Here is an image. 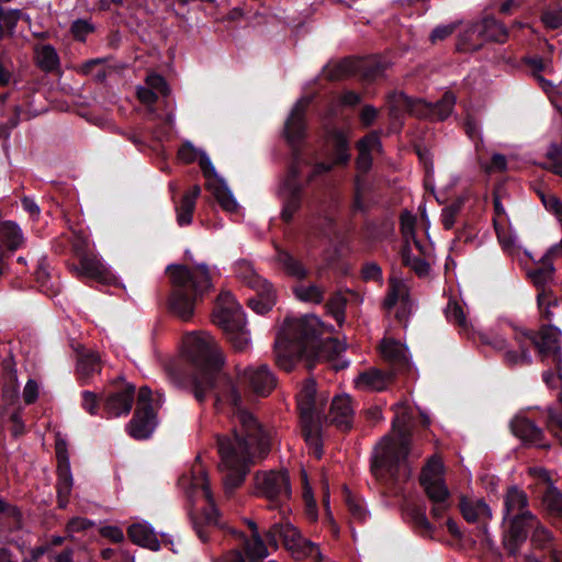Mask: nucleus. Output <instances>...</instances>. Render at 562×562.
Masks as SVG:
<instances>
[{
  "mask_svg": "<svg viewBox=\"0 0 562 562\" xmlns=\"http://www.w3.org/2000/svg\"><path fill=\"white\" fill-rule=\"evenodd\" d=\"M92 30V25L85 20H77L71 25L72 36L80 42H83Z\"/></svg>",
  "mask_w": 562,
  "mask_h": 562,
  "instance_id": "nucleus-63",
  "label": "nucleus"
},
{
  "mask_svg": "<svg viewBox=\"0 0 562 562\" xmlns=\"http://www.w3.org/2000/svg\"><path fill=\"white\" fill-rule=\"evenodd\" d=\"M302 481H303V497L306 505V514L311 520H316L317 518V508L316 502L313 497L312 488L307 481V474L305 471H302Z\"/></svg>",
  "mask_w": 562,
  "mask_h": 562,
  "instance_id": "nucleus-51",
  "label": "nucleus"
},
{
  "mask_svg": "<svg viewBox=\"0 0 562 562\" xmlns=\"http://www.w3.org/2000/svg\"><path fill=\"white\" fill-rule=\"evenodd\" d=\"M93 526L94 522L88 518L74 517L68 521L66 531L68 536H72L74 533L85 531Z\"/></svg>",
  "mask_w": 562,
  "mask_h": 562,
  "instance_id": "nucleus-60",
  "label": "nucleus"
},
{
  "mask_svg": "<svg viewBox=\"0 0 562 562\" xmlns=\"http://www.w3.org/2000/svg\"><path fill=\"white\" fill-rule=\"evenodd\" d=\"M537 303L541 317L544 321L551 322L554 316L553 310L559 306L558 299L550 290H542L537 295Z\"/></svg>",
  "mask_w": 562,
  "mask_h": 562,
  "instance_id": "nucleus-43",
  "label": "nucleus"
},
{
  "mask_svg": "<svg viewBox=\"0 0 562 562\" xmlns=\"http://www.w3.org/2000/svg\"><path fill=\"white\" fill-rule=\"evenodd\" d=\"M256 485L259 494L269 501V508H280L282 515L289 510L285 502L291 496V486L286 471L258 473Z\"/></svg>",
  "mask_w": 562,
  "mask_h": 562,
  "instance_id": "nucleus-14",
  "label": "nucleus"
},
{
  "mask_svg": "<svg viewBox=\"0 0 562 562\" xmlns=\"http://www.w3.org/2000/svg\"><path fill=\"white\" fill-rule=\"evenodd\" d=\"M276 262L288 277L296 280H303L310 273L308 268L302 260L280 247H276Z\"/></svg>",
  "mask_w": 562,
  "mask_h": 562,
  "instance_id": "nucleus-25",
  "label": "nucleus"
},
{
  "mask_svg": "<svg viewBox=\"0 0 562 562\" xmlns=\"http://www.w3.org/2000/svg\"><path fill=\"white\" fill-rule=\"evenodd\" d=\"M167 274L171 284L169 308L172 314L182 321H189L195 305L213 288V274L204 265L188 267L184 265H170Z\"/></svg>",
  "mask_w": 562,
  "mask_h": 562,
  "instance_id": "nucleus-4",
  "label": "nucleus"
},
{
  "mask_svg": "<svg viewBox=\"0 0 562 562\" xmlns=\"http://www.w3.org/2000/svg\"><path fill=\"white\" fill-rule=\"evenodd\" d=\"M542 499L550 512L562 517V493L558 488L548 486Z\"/></svg>",
  "mask_w": 562,
  "mask_h": 562,
  "instance_id": "nucleus-48",
  "label": "nucleus"
},
{
  "mask_svg": "<svg viewBox=\"0 0 562 562\" xmlns=\"http://www.w3.org/2000/svg\"><path fill=\"white\" fill-rule=\"evenodd\" d=\"M397 102L412 115L431 120V103L422 99H413L404 93L398 95Z\"/></svg>",
  "mask_w": 562,
  "mask_h": 562,
  "instance_id": "nucleus-37",
  "label": "nucleus"
},
{
  "mask_svg": "<svg viewBox=\"0 0 562 562\" xmlns=\"http://www.w3.org/2000/svg\"><path fill=\"white\" fill-rule=\"evenodd\" d=\"M238 376L245 386L260 396H267L277 385L274 374L266 364L249 366Z\"/></svg>",
  "mask_w": 562,
  "mask_h": 562,
  "instance_id": "nucleus-17",
  "label": "nucleus"
},
{
  "mask_svg": "<svg viewBox=\"0 0 562 562\" xmlns=\"http://www.w3.org/2000/svg\"><path fill=\"white\" fill-rule=\"evenodd\" d=\"M352 418L353 407L348 395L335 396L330 403L328 414L324 413L323 416V419L344 430L351 427Z\"/></svg>",
  "mask_w": 562,
  "mask_h": 562,
  "instance_id": "nucleus-21",
  "label": "nucleus"
},
{
  "mask_svg": "<svg viewBox=\"0 0 562 562\" xmlns=\"http://www.w3.org/2000/svg\"><path fill=\"white\" fill-rule=\"evenodd\" d=\"M540 267L528 271V278L539 291L547 290V285L553 280L554 266L544 258L540 259Z\"/></svg>",
  "mask_w": 562,
  "mask_h": 562,
  "instance_id": "nucleus-36",
  "label": "nucleus"
},
{
  "mask_svg": "<svg viewBox=\"0 0 562 562\" xmlns=\"http://www.w3.org/2000/svg\"><path fill=\"white\" fill-rule=\"evenodd\" d=\"M482 32L485 35L486 42L504 43L508 37L507 29L497 22L494 18L486 16L480 20Z\"/></svg>",
  "mask_w": 562,
  "mask_h": 562,
  "instance_id": "nucleus-40",
  "label": "nucleus"
},
{
  "mask_svg": "<svg viewBox=\"0 0 562 562\" xmlns=\"http://www.w3.org/2000/svg\"><path fill=\"white\" fill-rule=\"evenodd\" d=\"M328 395L318 392L314 380L303 382L297 395L296 403L300 412L302 434L307 445L314 449L316 458L322 457L321 423L323 420Z\"/></svg>",
  "mask_w": 562,
  "mask_h": 562,
  "instance_id": "nucleus-7",
  "label": "nucleus"
},
{
  "mask_svg": "<svg viewBox=\"0 0 562 562\" xmlns=\"http://www.w3.org/2000/svg\"><path fill=\"white\" fill-rule=\"evenodd\" d=\"M201 193V188L195 184L186 192L178 205H176L177 222L180 226L191 224L195 203Z\"/></svg>",
  "mask_w": 562,
  "mask_h": 562,
  "instance_id": "nucleus-31",
  "label": "nucleus"
},
{
  "mask_svg": "<svg viewBox=\"0 0 562 562\" xmlns=\"http://www.w3.org/2000/svg\"><path fill=\"white\" fill-rule=\"evenodd\" d=\"M308 104V98L300 99L285 122L284 135L292 147H295L305 135V113Z\"/></svg>",
  "mask_w": 562,
  "mask_h": 562,
  "instance_id": "nucleus-20",
  "label": "nucleus"
},
{
  "mask_svg": "<svg viewBox=\"0 0 562 562\" xmlns=\"http://www.w3.org/2000/svg\"><path fill=\"white\" fill-rule=\"evenodd\" d=\"M445 314L449 323L459 327L463 333L470 330V323L468 322L462 306L454 300H449Z\"/></svg>",
  "mask_w": 562,
  "mask_h": 562,
  "instance_id": "nucleus-42",
  "label": "nucleus"
},
{
  "mask_svg": "<svg viewBox=\"0 0 562 562\" xmlns=\"http://www.w3.org/2000/svg\"><path fill=\"white\" fill-rule=\"evenodd\" d=\"M248 525L251 531L250 536L246 537L239 533L245 554L250 562H261L269 554L267 546L258 531L257 525L254 521H249Z\"/></svg>",
  "mask_w": 562,
  "mask_h": 562,
  "instance_id": "nucleus-24",
  "label": "nucleus"
},
{
  "mask_svg": "<svg viewBox=\"0 0 562 562\" xmlns=\"http://www.w3.org/2000/svg\"><path fill=\"white\" fill-rule=\"evenodd\" d=\"M35 278L41 291L45 292L48 295L57 293V290L50 282L48 268L44 261L40 262L38 268L35 271Z\"/></svg>",
  "mask_w": 562,
  "mask_h": 562,
  "instance_id": "nucleus-50",
  "label": "nucleus"
},
{
  "mask_svg": "<svg viewBox=\"0 0 562 562\" xmlns=\"http://www.w3.org/2000/svg\"><path fill=\"white\" fill-rule=\"evenodd\" d=\"M213 322L223 329L234 349L244 351L248 348L250 335L246 328L245 315L231 292L222 291L218 294Z\"/></svg>",
  "mask_w": 562,
  "mask_h": 562,
  "instance_id": "nucleus-9",
  "label": "nucleus"
},
{
  "mask_svg": "<svg viewBox=\"0 0 562 562\" xmlns=\"http://www.w3.org/2000/svg\"><path fill=\"white\" fill-rule=\"evenodd\" d=\"M101 371V359L98 352H82L77 361V373L82 383H87Z\"/></svg>",
  "mask_w": 562,
  "mask_h": 562,
  "instance_id": "nucleus-33",
  "label": "nucleus"
},
{
  "mask_svg": "<svg viewBox=\"0 0 562 562\" xmlns=\"http://www.w3.org/2000/svg\"><path fill=\"white\" fill-rule=\"evenodd\" d=\"M390 383V376L378 369L361 372L355 380L356 387L361 391H383Z\"/></svg>",
  "mask_w": 562,
  "mask_h": 562,
  "instance_id": "nucleus-30",
  "label": "nucleus"
},
{
  "mask_svg": "<svg viewBox=\"0 0 562 562\" xmlns=\"http://www.w3.org/2000/svg\"><path fill=\"white\" fill-rule=\"evenodd\" d=\"M347 304V299L341 292H336L327 302V308L329 313L333 315L335 321L341 325L345 318V307Z\"/></svg>",
  "mask_w": 562,
  "mask_h": 562,
  "instance_id": "nucleus-46",
  "label": "nucleus"
},
{
  "mask_svg": "<svg viewBox=\"0 0 562 562\" xmlns=\"http://www.w3.org/2000/svg\"><path fill=\"white\" fill-rule=\"evenodd\" d=\"M420 485L432 503L431 516L441 518L449 508L450 492L443 480V464L437 457H432L424 467Z\"/></svg>",
  "mask_w": 562,
  "mask_h": 562,
  "instance_id": "nucleus-12",
  "label": "nucleus"
},
{
  "mask_svg": "<svg viewBox=\"0 0 562 562\" xmlns=\"http://www.w3.org/2000/svg\"><path fill=\"white\" fill-rule=\"evenodd\" d=\"M56 454L58 461L57 496L69 497L72 490V475L66 448L60 442L56 445Z\"/></svg>",
  "mask_w": 562,
  "mask_h": 562,
  "instance_id": "nucleus-23",
  "label": "nucleus"
},
{
  "mask_svg": "<svg viewBox=\"0 0 562 562\" xmlns=\"http://www.w3.org/2000/svg\"><path fill=\"white\" fill-rule=\"evenodd\" d=\"M307 164H310V161L304 158L303 154L294 149L293 161L281 189L283 200L281 217L284 222H290L301 207L303 187L299 178L302 166Z\"/></svg>",
  "mask_w": 562,
  "mask_h": 562,
  "instance_id": "nucleus-13",
  "label": "nucleus"
},
{
  "mask_svg": "<svg viewBox=\"0 0 562 562\" xmlns=\"http://www.w3.org/2000/svg\"><path fill=\"white\" fill-rule=\"evenodd\" d=\"M77 271L80 276L93 279L100 283H108L112 279L108 268L95 256L82 255Z\"/></svg>",
  "mask_w": 562,
  "mask_h": 562,
  "instance_id": "nucleus-26",
  "label": "nucleus"
},
{
  "mask_svg": "<svg viewBox=\"0 0 562 562\" xmlns=\"http://www.w3.org/2000/svg\"><path fill=\"white\" fill-rule=\"evenodd\" d=\"M504 520L509 521V529L504 538V544L508 553L515 557L520 546L527 539V527H532L536 516L529 510L527 494L512 486L504 496Z\"/></svg>",
  "mask_w": 562,
  "mask_h": 562,
  "instance_id": "nucleus-8",
  "label": "nucleus"
},
{
  "mask_svg": "<svg viewBox=\"0 0 562 562\" xmlns=\"http://www.w3.org/2000/svg\"><path fill=\"white\" fill-rule=\"evenodd\" d=\"M330 142L333 144L335 154L334 162L316 164L307 178L308 182L313 181L317 176L330 171L335 165H346L349 161V138L346 135V133L340 130L333 131V133L330 134Z\"/></svg>",
  "mask_w": 562,
  "mask_h": 562,
  "instance_id": "nucleus-19",
  "label": "nucleus"
},
{
  "mask_svg": "<svg viewBox=\"0 0 562 562\" xmlns=\"http://www.w3.org/2000/svg\"><path fill=\"white\" fill-rule=\"evenodd\" d=\"M481 341L482 344L491 346L493 349L497 351L504 352V355L506 353L507 350H512L509 348L507 340L502 335L496 333L482 334Z\"/></svg>",
  "mask_w": 562,
  "mask_h": 562,
  "instance_id": "nucleus-52",
  "label": "nucleus"
},
{
  "mask_svg": "<svg viewBox=\"0 0 562 562\" xmlns=\"http://www.w3.org/2000/svg\"><path fill=\"white\" fill-rule=\"evenodd\" d=\"M361 276L364 281H381L382 270L375 262H367L361 269Z\"/></svg>",
  "mask_w": 562,
  "mask_h": 562,
  "instance_id": "nucleus-61",
  "label": "nucleus"
},
{
  "mask_svg": "<svg viewBox=\"0 0 562 562\" xmlns=\"http://www.w3.org/2000/svg\"><path fill=\"white\" fill-rule=\"evenodd\" d=\"M486 42L482 32L480 21L468 24L460 33L457 42V48L460 52H473L480 49Z\"/></svg>",
  "mask_w": 562,
  "mask_h": 562,
  "instance_id": "nucleus-28",
  "label": "nucleus"
},
{
  "mask_svg": "<svg viewBox=\"0 0 562 562\" xmlns=\"http://www.w3.org/2000/svg\"><path fill=\"white\" fill-rule=\"evenodd\" d=\"M510 430L526 445L542 449L550 448V443L544 439L543 430L524 415H516L512 419Z\"/></svg>",
  "mask_w": 562,
  "mask_h": 562,
  "instance_id": "nucleus-18",
  "label": "nucleus"
},
{
  "mask_svg": "<svg viewBox=\"0 0 562 562\" xmlns=\"http://www.w3.org/2000/svg\"><path fill=\"white\" fill-rule=\"evenodd\" d=\"M183 353L192 363L194 397L203 402L213 393L216 403L233 406L232 436L217 437L218 470L223 473L225 490L238 487L256 459L269 451V439L252 414L241 408V396L231 378L222 371L224 356L215 338L206 331H192L183 337Z\"/></svg>",
  "mask_w": 562,
  "mask_h": 562,
  "instance_id": "nucleus-1",
  "label": "nucleus"
},
{
  "mask_svg": "<svg viewBox=\"0 0 562 562\" xmlns=\"http://www.w3.org/2000/svg\"><path fill=\"white\" fill-rule=\"evenodd\" d=\"M540 198L546 210L554 214L562 222V201L554 194H541Z\"/></svg>",
  "mask_w": 562,
  "mask_h": 562,
  "instance_id": "nucleus-58",
  "label": "nucleus"
},
{
  "mask_svg": "<svg viewBox=\"0 0 562 562\" xmlns=\"http://www.w3.org/2000/svg\"><path fill=\"white\" fill-rule=\"evenodd\" d=\"M527 533L529 530H532L531 533V543L537 549H549L551 551L552 548H560L553 542V537L551 532L543 527L538 519L536 518V522L532 527L526 526Z\"/></svg>",
  "mask_w": 562,
  "mask_h": 562,
  "instance_id": "nucleus-41",
  "label": "nucleus"
},
{
  "mask_svg": "<svg viewBox=\"0 0 562 562\" xmlns=\"http://www.w3.org/2000/svg\"><path fill=\"white\" fill-rule=\"evenodd\" d=\"M145 82L148 88H150L158 94L166 95L169 92V88L167 86L165 78L158 74H148Z\"/></svg>",
  "mask_w": 562,
  "mask_h": 562,
  "instance_id": "nucleus-56",
  "label": "nucleus"
},
{
  "mask_svg": "<svg viewBox=\"0 0 562 562\" xmlns=\"http://www.w3.org/2000/svg\"><path fill=\"white\" fill-rule=\"evenodd\" d=\"M561 330L552 325H543L538 333L526 329H515L514 341L517 350H507L505 363L509 367L529 366L532 362L530 347L535 346L542 361L551 360L562 379V346Z\"/></svg>",
  "mask_w": 562,
  "mask_h": 562,
  "instance_id": "nucleus-5",
  "label": "nucleus"
},
{
  "mask_svg": "<svg viewBox=\"0 0 562 562\" xmlns=\"http://www.w3.org/2000/svg\"><path fill=\"white\" fill-rule=\"evenodd\" d=\"M293 293L301 302L321 304L324 301L325 289L316 283L297 284L293 288Z\"/></svg>",
  "mask_w": 562,
  "mask_h": 562,
  "instance_id": "nucleus-38",
  "label": "nucleus"
},
{
  "mask_svg": "<svg viewBox=\"0 0 562 562\" xmlns=\"http://www.w3.org/2000/svg\"><path fill=\"white\" fill-rule=\"evenodd\" d=\"M266 539L268 544L274 549L281 542L296 559L311 558L317 562L323 560L319 548L303 538L289 521L274 524L266 533Z\"/></svg>",
  "mask_w": 562,
  "mask_h": 562,
  "instance_id": "nucleus-10",
  "label": "nucleus"
},
{
  "mask_svg": "<svg viewBox=\"0 0 562 562\" xmlns=\"http://www.w3.org/2000/svg\"><path fill=\"white\" fill-rule=\"evenodd\" d=\"M99 532L114 543H121L125 538L123 530L117 526H103L99 529Z\"/></svg>",
  "mask_w": 562,
  "mask_h": 562,
  "instance_id": "nucleus-64",
  "label": "nucleus"
},
{
  "mask_svg": "<svg viewBox=\"0 0 562 562\" xmlns=\"http://www.w3.org/2000/svg\"><path fill=\"white\" fill-rule=\"evenodd\" d=\"M127 536L131 541L137 546L153 551L160 549V541L154 529L146 522L133 524L127 529Z\"/></svg>",
  "mask_w": 562,
  "mask_h": 562,
  "instance_id": "nucleus-29",
  "label": "nucleus"
},
{
  "mask_svg": "<svg viewBox=\"0 0 562 562\" xmlns=\"http://www.w3.org/2000/svg\"><path fill=\"white\" fill-rule=\"evenodd\" d=\"M415 223L416 218L409 212H405L401 215V232L406 244H409L412 239L416 248L422 250L420 243L415 238Z\"/></svg>",
  "mask_w": 562,
  "mask_h": 562,
  "instance_id": "nucleus-47",
  "label": "nucleus"
},
{
  "mask_svg": "<svg viewBox=\"0 0 562 562\" xmlns=\"http://www.w3.org/2000/svg\"><path fill=\"white\" fill-rule=\"evenodd\" d=\"M235 272L237 278L256 293L255 296L248 299V306L261 315L271 311L277 301L273 285L257 274L252 265L247 260L237 261Z\"/></svg>",
  "mask_w": 562,
  "mask_h": 562,
  "instance_id": "nucleus-11",
  "label": "nucleus"
},
{
  "mask_svg": "<svg viewBox=\"0 0 562 562\" xmlns=\"http://www.w3.org/2000/svg\"><path fill=\"white\" fill-rule=\"evenodd\" d=\"M459 26V23H450L446 25H438L432 30L430 33L429 40L432 44H436L438 42L445 41L448 38Z\"/></svg>",
  "mask_w": 562,
  "mask_h": 562,
  "instance_id": "nucleus-57",
  "label": "nucleus"
},
{
  "mask_svg": "<svg viewBox=\"0 0 562 562\" xmlns=\"http://www.w3.org/2000/svg\"><path fill=\"white\" fill-rule=\"evenodd\" d=\"M454 103V95L450 92H446L439 101L431 103V120L442 121L447 119L451 114Z\"/></svg>",
  "mask_w": 562,
  "mask_h": 562,
  "instance_id": "nucleus-45",
  "label": "nucleus"
},
{
  "mask_svg": "<svg viewBox=\"0 0 562 562\" xmlns=\"http://www.w3.org/2000/svg\"><path fill=\"white\" fill-rule=\"evenodd\" d=\"M207 189L212 191L218 204L227 212L237 210V202L226 184L217 179L207 182Z\"/></svg>",
  "mask_w": 562,
  "mask_h": 562,
  "instance_id": "nucleus-35",
  "label": "nucleus"
},
{
  "mask_svg": "<svg viewBox=\"0 0 562 562\" xmlns=\"http://www.w3.org/2000/svg\"><path fill=\"white\" fill-rule=\"evenodd\" d=\"M135 387L126 385L123 390L109 395L104 403V409L109 417L126 415L132 408Z\"/></svg>",
  "mask_w": 562,
  "mask_h": 562,
  "instance_id": "nucleus-22",
  "label": "nucleus"
},
{
  "mask_svg": "<svg viewBox=\"0 0 562 562\" xmlns=\"http://www.w3.org/2000/svg\"><path fill=\"white\" fill-rule=\"evenodd\" d=\"M24 16L19 9H4L0 5V37L12 33L16 23Z\"/></svg>",
  "mask_w": 562,
  "mask_h": 562,
  "instance_id": "nucleus-44",
  "label": "nucleus"
},
{
  "mask_svg": "<svg viewBox=\"0 0 562 562\" xmlns=\"http://www.w3.org/2000/svg\"><path fill=\"white\" fill-rule=\"evenodd\" d=\"M380 351L384 360L393 366L407 363V350L404 345L393 338H384L380 344Z\"/></svg>",
  "mask_w": 562,
  "mask_h": 562,
  "instance_id": "nucleus-32",
  "label": "nucleus"
},
{
  "mask_svg": "<svg viewBox=\"0 0 562 562\" xmlns=\"http://www.w3.org/2000/svg\"><path fill=\"white\" fill-rule=\"evenodd\" d=\"M548 427L562 445V414L548 408Z\"/></svg>",
  "mask_w": 562,
  "mask_h": 562,
  "instance_id": "nucleus-59",
  "label": "nucleus"
},
{
  "mask_svg": "<svg viewBox=\"0 0 562 562\" xmlns=\"http://www.w3.org/2000/svg\"><path fill=\"white\" fill-rule=\"evenodd\" d=\"M393 436H385L375 446L371 471L383 482L398 483L409 477L411 470L406 462L409 451V417L397 413L392 423Z\"/></svg>",
  "mask_w": 562,
  "mask_h": 562,
  "instance_id": "nucleus-3",
  "label": "nucleus"
},
{
  "mask_svg": "<svg viewBox=\"0 0 562 562\" xmlns=\"http://www.w3.org/2000/svg\"><path fill=\"white\" fill-rule=\"evenodd\" d=\"M550 161V170L562 178V147L552 144L547 153Z\"/></svg>",
  "mask_w": 562,
  "mask_h": 562,
  "instance_id": "nucleus-54",
  "label": "nucleus"
},
{
  "mask_svg": "<svg viewBox=\"0 0 562 562\" xmlns=\"http://www.w3.org/2000/svg\"><path fill=\"white\" fill-rule=\"evenodd\" d=\"M541 20L547 27L552 30L562 26V8L543 12Z\"/></svg>",
  "mask_w": 562,
  "mask_h": 562,
  "instance_id": "nucleus-62",
  "label": "nucleus"
},
{
  "mask_svg": "<svg viewBox=\"0 0 562 562\" xmlns=\"http://www.w3.org/2000/svg\"><path fill=\"white\" fill-rule=\"evenodd\" d=\"M324 325L314 315L286 318L274 342L277 364L290 371L297 360L307 368L316 361L329 360L344 351L345 347L334 338H321Z\"/></svg>",
  "mask_w": 562,
  "mask_h": 562,
  "instance_id": "nucleus-2",
  "label": "nucleus"
},
{
  "mask_svg": "<svg viewBox=\"0 0 562 562\" xmlns=\"http://www.w3.org/2000/svg\"><path fill=\"white\" fill-rule=\"evenodd\" d=\"M460 510L469 522L486 524V521L492 519V510L483 499L462 497Z\"/></svg>",
  "mask_w": 562,
  "mask_h": 562,
  "instance_id": "nucleus-27",
  "label": "nucleus"
},
{
  "mask_svg": "<svg viewBox=\"0 0 562 562\" xmlns=\"http://www.w3.org/2000/svg\"><path fill=\"white\" fill-rule=\"evenodd\" d=\"M401 302L404 307L408 304V290L406 284L397 279L390 280V288L384 299V307L391 310L395 304Z\"/></svg>",
  "mask_w": 562,
  "mask_h": 562,
  "instance_id": "nucleus-39",
  "label": "nucleus"
},
{
  "mask_svg": "<svg viewBox=\"0 0 562 562\" xmlns=\"http://www.w3.org/2000/svg\"><path fill=\"white\" fill-rule=\"evenodd\" d=\"M199 460L200 457L196 458L198 462L192 467L191 476H181L179 484L186 488L192 507H195L196 512H201V517H196L191 509L190 517L198 537L202 542H206L212 529L217 525L218 512L212 497L205 470Z\"/></svg>",
  "mask_w": 562,
  "mask_h": 562,
  "instance_id": "nucleus-6",
  "label": "nucleus"
},
{
  "mask_svg": "<svg viewBox=\"0 0 562 562\" xmlns=\"http://www.w3.org/2000/svg\"><path fill=\"white\" fill-rule=\"evenodd\" d=\"M346 505L350 515L359 520L363 521L367 518V512L360 499L353 497L350 492L346 488Z\"/></svg>",
  "mask_w": 562,
  "mask_h": 562,
  "instance_id": "nucleus-53",
  "label": "nucleus"
},
{
  "mask_svg": "<svg viewBox=\"0 0 562 562\" xmlns=\"http://www.w3.org/2000/svg\"><path fill=\"white\" fill-rule=\"evenodd\" d=\"M160 398L161 395L157 394V398L154 400L153 393L147 386L139 389L134 416L127 424V431L131 437L138 440L150 437L157 426L153 403H159Z\"/></svg>",
  "mask_w": 562,
  "mask_h": 562,
  "instance_id": "nucleus-15",
  "label": "nucleus"
},
{
  "mask_svg": "<svg viewBox=\"0 0 562 562\" xmlns=\"http://www.w3.org/2000/svg\"><path fill=\"white\" fill-rule=\"evenodd\" d=\"M20 106L14 105L11 109L8 120L3 123H0V138H8L11 131L18 126L20 121Z\"/></svg>",
  "mask_w": 562,
  "mask_h": 562,
  "instance_id": "nucleus-55",
  "label": "nucleus"
},
{
  "mask_svg": "<svg viewBox=\"0 0 562 562\" xmlns=\"http://www.w3.org/2000/svg\"><path fill=\"white\" fill-rule=\"evenodd\" d=\"M384 69V65L376 60L370 59L356 64L350 59H345L334 66L327 67L324 74L329 80H339L352 71L359 70L364 80L373 81L383 75Z\"/></svg>",
  "mask_w": 562,
  "mask_h": 562,
  "instance_id": "nucleus-16",
  "label": "nucleus"
},
{
  "mask_svg": "<svg viewBox=\"0 0 562 562\" xmlns=\"http://www.w3.org/2000/svg\"><path fill=\"white\" fill-rule=\"evenodd\" d=\"M462 202L454 201L449 205L445 206L441 211L440 221L445 229H451L457 221V217L461 211Z\"/></svg>",
  "mask_w": 562,
  "mask_h": 562,
  "instance_id": "nucleus-49",
  "label": "nucleus"
},
{
  "mask_svg": "<svg viewBox=\"0 0 562 562\" xmlns=\"http://www.w3.org/2000/svg\"><path fill=\"white\" fill-rule=\"evenodd\" d=\"M35 61L45 72H53L59 69L60 65L56 49L49 44H44L35 48Z\"/></svg>",
  "mask_w": 562,
  "mask_h": 562,
  "instance_id": "nucleus-34",
  "label": "nucleus"
}]
</instances>
